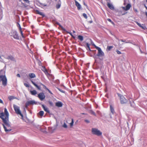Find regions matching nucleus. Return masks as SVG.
I'll return each instance as SVG.
<instances>
[{
  "label": "nucleus",
  "instance_id": "obj_49",
  "mask_svg": "<svg viewBox=\"0 0 147 147\" xmlns=\"http://www.w3.org/2000/svg\"><path fill=\"white\" fill-rule=\"evenodd\" d=\"M0 103L3 104V100L1 99H0Z\"/></svg>",
  "mask_w": 147,
  "mask_h": 147
},
{
  "label": "nucleus",
  "instance_id": "obj_5",
  "mask_svg": "<svg viewBox=\"0 0 147 147\" xmlns=\"http://www.w3.org/2000/svg\"><path fill=\"white\" fill-rule=\"evenodd\" d=\"M91 131L92 134L97 136H100L102 135V133L99 130L96 128H92Z\"/></svg>",
  "mask_w": 147,
  "mask_h": 147
},
{
  "label": "nucleus",
  "instance_id": "obj_16",
  "mask_svg": "<svg viewBox=\"0 0 147 147\" xmlns=\"http://www.w3.org/2000/svg\"><path fill=\"white\" fill-rule=\"evenodd\" d=\"M63 105L62 102L60 101L57 102L55 104L56 106L59 107H62Z\"/></svg>",
  "mask_w": 147,
  "mask_h": 147
},
{
  "label": "nucleus",
  "instance_id": "obj_45",
  "mask_svg": "<svg viewBox=\"0 0 147 147\" xmlns=\"http://www.w3.org/2000/svg\"><path fill=\"white\" fill-rule=\"evenodd\" d=\"M86 47H87V48H89L90 47V45L87 42H86Z\"/></svg>",
  "mask_w": 147,
  "mask_h": 147
},
{
  "label": "nucleus",
  "instance_id": "obj_29",
  "mask_svg": "<svg viewBox=\"0 0 147 147\" xmlns=\"http://www.w3.org/2000/svg\"><path fill=\"white\" fill-rule=\"evenodd\" d=\"M61 3H58L56 5V7L57 9H59L61 7Z\"/></svg>",
  "mask_w": 147,
  "mask_h": 147
},
{
  "label": "nucleus",
  "instance_id": "obj_1",
  "mask_svg": "<svg viewBox=\"0 0 147 147\" xmlns=\"http://www.w3.org/2000/svg\"><path fill=\"white\" fill-rule=\"evenodd\" d=\"M4 113H0V118L2 119L3 123L2 125L5 131L8 132L11 130L10 123L9 120V114L6 108L4 109Z\"/></svg>",
  "mask_w": 147,
  "mask_h": 147
},
{
  "label": "nucleus",
  "instance_id": "obj_27",
  "mask_svg": "<svg viewBox=\"0 0 147 147\" xmlns=\"http://www.w3.org/2000/svg\"><path fill=\"white\" fill-rule=\"evenodd\" d=\"M66 32L67 33L69 34L73 38H74V39L75 38V37L74 36L71 32Z\"/></svg>",
  "mask_w": 147,
  "mask_h": 147
},
{
  "label": "nucleus",
  "instance_id": "obj_64",
  "mask_svg": "<svg viewBox=\"0 0 147 147\" xmlns=\"http://www.w3.org/2000/svg\"><path fill=\"white\" fill-rule=\"evenodd\" d=\"M22 3L24 5V3L22 2Z\"/></svg>",
  "mask_w": 147,
  "mask_h": 147
},
{
  "label": "nucleus",
  "instance_id": "obj_41",
  "mask_svg": "<svg viewBox=\"0 0 147 147\" xmlns=\"http://www.w3.org/2000/svg\"><path fill=\"white\" fill-rule=\"evenodd\" d=\"M49 104H50V105H51V106H52L53 105V103L51 101H49Z\"/></svg>",
  "mask_w": 147,
  "mask_h": 147
},
{
  "label": "nucleus",
  "instance_id": "obj_39",
  "mask_svg": "<svg viewBox=\"0 0 147 147\" xmlns=\"http://www.w3.org/2000/svg\"><path fill=\"white\" fill-rule=\"evenodd\" d=\"M24 85L27 87H29V85L27 83H24Z\"/></svg>",
  "mask_w": 147,
  "mask_h": 147
},
{
  "label": "nucleus",
  "instance_id": "obj_52",
  "mask_svg": "<svg viewBox=\"0 0 147 147\" xmlns=\"http://www.w3.org/2000/svg\"><path fill=\"white\" fill-rule=\"evenodd\" d=\"M38 90H40V87L38 86L37 87H36Z\"/></svg>",
  "mask_w": 147,
  "mask_h": 147
},
{
  "label": "nucleus",
  "instance_id": "obj_51",
  "mask_svg": "<svg viewBox=\"0 0 147 147\" xmlns=\"http://www.w3.org/2000/svg\"><path fill=\"white\" fill-rule=\"evenodd\" d=\"M56 24L58 25L59 26L60 24L57 22H56Z\"/></svg>",
  "mask_w": 147,
  "mask_h": 147
},
{
  "label": "nucleus",
  "instance_id": "obj_40",
  "mask_svg": "<svg viewBox=\"0 0 147 147\" xmlns=\"http://www.w3.org/2000/svg\"><path fill=\"white\" fill-rule=\"evenodd\" d=\"M90 112L94 116H96V115L95 113L93 111H90Z\"/></svg>",
  "mask_w": 147,
  "mask_h": 147
},
{
  "label": "nucleus",
  "instance_id": "obj_60",
  "mask_svg": "<svg viewBox=\"0 0 147 147\" xmlns=\"http://www.w3.org/2000/svg\"><path fill=\"white\" fill-rule=\"evenodd\" d=\"M3 71L2 70H0V75L1 74V72Z\"/></svg>",
  "mask_w": 147,
  "mask_h": 147
},
{
  "label": "nucleus",
  "instance_id": "obj_23",
  "mask_svg": "<svg viewBox=\"0 0 147 147\" xmlns=\"http://www.w3.org/2000/svg\"><path fill=\"white\" fill-rule=\"evenodd\" d=\"M118 40H119V41L120 40L122 42H125V43H131V42L130 40H128L127 41H126L125 40H123V39H121L120 40H119V39Z\"/></svg>",
  "mask_w": 147,
  "mask_h": 147
},
{
  "label": "nucleus",
  "instance_id": "obj_42",
  "mask_svg": "<svg viewBox=\"0 0 147 147\" xmlns=\"http://www.w3.org/2000/svg\"><path fill=\"white\" fill-rule=\"evenodd\" d=\"M107 20L108 21L111 22L112 24H113V22L112 21V20L108 18V19H107Z\"/></svg>",
  "mask_w": 147,
  "mask_h": 147
},
{
  "label": "nucleus",
  "instance_id": "obj_15",
  "mask_svg": "<svg viewBox=\"0 0 147 147\" xmlns=\"http://www.w3.org/2000/svg\"><path fill=\"white\" fill-rule=\"evenodd\" d=\"M75 3L78 9L79 10L81 8V6L80 4L76 0H75Z\"/></svg>",
  "mask_w": 147,
  "mask_h": 147
},
{
  "label": "nucleus",
  "instance_id": "obj_62",
  "mask_svg": "<svg viewBox=\"0 0 147 147\" xmlns=\"http://www.w3.org/2000/svg\"><path fill=\"white\" fill-rule=\"evenodd\" d=\"M127 125H128V122L127 123Z\"/></svg>",
  "mask_w": 147,
  "mask_h": 147
},
{
  "label": "nucleus",
  "instance_id": "obj_6",
  "mask_svg": "<svg viewBox=\"0 0 147 147\" xmlns=\"http://www.w3.org/2000/svg\"><path fill=\"white\" fill-rule=\"evenodd\" d=\"M118 96L120 98V102L121 104H124L127 102V99L125 98L123 96L119 93L117 94Z\"/></svg>",
  "mask_w": 147,
  "mask_h": 147
},
{
  "label": "nucleus",
  "instance_id": "obj_55",
  "mask_svg": "<svg viewBox=\"0 0 147 147\" xmlns=\"http://www.w3.org/2000/svg\"><path fill=\"white\" fill-rule=\"evenodd\" d=\"M92 20H91V21H90L89 22L90 23H92Z\"/></svg>",
  "mask_w": 147,
  "mask_h": 147
},
{
  "label": "nucleus",
  "instance_id": "obj_3",
  "mask_svg": "<svg viewBox=\"0 0 147 147\" xmlns=\"http://www.w3.org/2000/svg\"><path fill=\"white\" fill-rule=\"evenodd\" d=\"M2 81V85L4 86L7 85V79L5 75H0V82Z\"/></svg>",
  "mask_w": 147,
  "mask_h": 147
},
{
  "label": "nucleus",
  "instance_id": "obj_63",
  "mask_svg": "<svg viewBox=\"0 0 147 147\" xmlns=\"http://www.w3.org/2000/svg\"><path fill=\"white\" fill-rule=\"evenodd\" d=\"M0 59H1V57L0 55Z\"/></svg>",
  "mask_w": 147,
  "mask_h": 147
},
{
  "label": "nucleus",
  "instance_id": "obj_14",
  "mask_svg": "<svg viewBox=\"0 0 147 147\" xmlns=\"http://www.w3.org/2000/svg\"><path fill=\"white\" fill-rule=\"evenodd\" d=\"M42 70L45 73V74L46 75H49V74L47 69L45 68L44 66H42Z\"/></svg>",
  "mask_w": 147,
  "mask_h": 147
},
{
  "label": "nucleus",
  "instance_id": "obj_17",
  "mask_svg": "<svg viewBox=\"0 0 147 147\" xmlns=\"http://www.w3.org/2000/svg\"><path fill=\"white\" fill-rule=\"evenodd\" d=\"M35 11L37 14L41 15L43 17H44L45 16L44 14L42 12L38 10H35Z\"/></svg>",
  "mask_w": 147,
  "mask_h": 147
},
{
  "label": "nucleus",
  "instance_id": "obj_31",
  "mask_svg": "<svg viewBox=\"0 0 147 147\" xmlns=\"http://www.w3.org/2000/svg\"><path fill=\"white\" fill-rule=\"evenodd\" d=\"M31 82L36 87H37L38 86V85L36 84L33 81L31 80Z\"/></svg>",
  "mask_w": 147,
  "mask_h": 147
},
{
  "label": "nucleus",
  "instance_id": "obj_9",
  "mask_svg": "<svg viewBox=\"0 0 147 147\" xmlns=\"http://www.w3.org/2000/svg\"><path fill=\"white\" fill-rule=\"evenodd\" d=\"M38 97L41 101H43L45 98V96L44 93L43 92H41L38 94Z\"/></svg>",
  "mask_w": 147,
  "mask_h": 147
},
{
  "label": "nucleus",
  "instance_id": "obj_59",
  "mask_svg": "<svg viewBox=\"0 0 147 147\" xmlns=\"http://www.w3.org/2000/svg\"><path fill=\"white\" fill-rule=\"evenodd\" d=\"M73 33H75L76 32L74 30H73Z\"/></svg>",
  "mask_w": 147,
  "mask_h": 147
},
{
  "label": "nucleus",
  "instance_id": "obj_21",
  "mask_svg": "<svg viewBox=\"0 0 147 147\" xmlns=\"http://www.w3.org/2000/svg\"><path fill=\"white\" fill-rule=\"evenodd\" d=\"M29 76L31 78H33L36 77L34 73H30Z\"/></svg>",
  "mask_w": 147,
  "mask_h": 147
},
{
  "label": "nucleus",
  "instance_id": "obj_35",
  "mask_svg": "<svg viewBox=\"0 0 147 147\" xmlns=\"http://www.w3.org/2000/svg\"><path fill=\"white\" fill-rule=\"evenodd\" d=\"M84 17V18L87 19V15L85 13H83L82 15Z\"/></svg>",
  "mask_w": 147,
  "mask_h": 147
},
{
  "label": "nucleus",
  "instance_id": "obj_58",
  "mask_svg": "<svg viewBox=\"0 0 147 147\" xmlns=\"http://www.w3.org/2000/svg\"><path fill=\"white\" fill-rule=\"evenodd\" d=\"M135 11L136 12H138V11L136 9L135 10Z\"/></svg>",
  "mask_w": 147,
  "mask_h": 147
},
{
  "label": "nucleus",
  "instance_id": "obj_12",
  "mask_svg": "<svg viewBox=\"0 0 147 147\" xmlns=\"http://www.w3.org/2000/svg\"><path fill=\"white\" fill-rule=\"evenodd\" d=\"M131 6L130 4H128L125 7H122V8L124 10L127 11L129 10L131 7Z\"/></svg>",
  "mask_w": 147,
  "mask_h": 147
},
{
  "label": "nucleus",
  "instance_id": "obj_56",
  "mask_svg": "<svg viewBox=\"0 0 147 147\" xmlns=\"http://www.w3.org/2000/svg\"><path fill=\"white\" fill-rule=\"evenodd\" d=\"M84 5H85L86 6V7H88V6H87V5L85 3H84Z\"/></svg>",
  "mask_w": 147,
  "mask_h": 147
},
{
  "label": "nucleus",
  "instance_id": "obj_4",
  "mask_svg": "<svg viewBox=\"0 0 147 147\" xmlns=\"http://www.w3.org/2000/svg\"><path fill=\"white\" fill-rule=\"evenodd\" d=\"M13 107L16 113L18 115H20L22 117H23V115L21 113L20 107L17 105L14 104Z\"/></svg>",
  "mask_w": 147,
  "mask_h": 147
},
{
  "label": "nucleus",
  "instance_id": "obj_36",
  "mask_svg": "<svg viewBox=\"0 0 147 147\" xmlns=\"http://www.w3.org/2000/svg\"><path fill=\"white\" fill-rule=\"evenodd\" d=\"M131 106L132 107H134V102H133L132 103L131 102H130Z\"/></svg>",
  "mask_w": 147,
  "mask_h": 147
},
{
  "label": "nucleus",
  "instance_id": "obj_25",
  "mask_svg": "<svg viewBox=\"0 0 147 147\" xmlns=\"http://www.w3.org/2000/svg\"><path fill=\"white\" fill-rule=\"evenodd\" d=\"M44 112L43 111H41L38 113V115L41 117H42L44 114Z\"/></svg>",
  "mask_w": 147,
  "mask_h": 147
},
{
  "label": "nucleus",
  "instance_id": "obj_30",
  "mask_svg": "<svg viewBox=\"0 0 147 147\" xmlns=\"http://www.w3.org/2000/svg\"><path fill=\"white\" fill-rule=\"evenodd\" d=\"M113 48V47L112 46H108L107 47V49L108 51H110L111 49Z\"/></svg>",
  "mask_w": 147,
  "mask_h": 147
},
{
  "label": "nucleus",
  "instance_id": "obj_20",
  "mask_svg": "<svg viewBox=\"0 0 147 147\" xmlns=\"http://www.w3.org/2000/svg\"><path fill=\"white\" fill-rule=\"evenodd\" d=\"M110 109L111 110V113H112L113 114H114L115 113L114 109L113 107L111 105H110Z\"/></svg>",
  "mask_w": 147,
  "mask_h": 147
},
{
  "label": "nucleus",
  "instance_id": "obj_24",
  "mask_svg": "<svg viewBox=\"0 0 147 147\" xmlns=\"http://www.w3.org/2000/svg\"><path fill=\"white\" fill-rule=\"evenodd\" d=\"M78 38L80 41H82L84 39L82 35H79L78 36Z\"/></svg>",
  "mask_w": 147,
  "mask_h": 147
},
{
  "label": "nucleus",
  "instance_id": "obj_34",
  "mask_svg": "<svg viewBox=\"0 0 147 147\" xmlns=\"http://www.w3.org/2000/svg\"><path fill=\"white\" fill-rule=\"evenodd\" d=\"M57 89L60 92H61L62 93H65V92L63 90H62V89H60V88H57Z\"/></svg>",
  "mask_w": 147,
  "mask_h": 147
},
{
  "label": "nucleus",
  "instance_id": "obj_37",
  "mask_svg": "<svg viewBox=\"0 0 147 147\" xmlns=\"http://www.w3.org/2000/svg\"><path fill=\"white\" fill-rule=\"evenodd\" d=\"M20 30V33H21V34L22 37L24 38V36L23 35V33L22 32V30Z\"/></svg>",
  "mask_w": 147,
  "mask_h": 147
},
{
  "label": "nucleus",
  "instance_id": "obj_32",
  "mask_svg": "<svg viewBox=\"0 0 147 147\" xmlns=\"http://www.w3.org/2000/svg\"><path fill=\"white\" fill-rule=\"evenodd\" d=\"M74 123V120L73 119H71V123H70V125L71 127H72L73 126V125Z\"/></svg>",
  "mask_w": 147,
  "mask_h": 147
},
{
  "label": "nucleus",
  "instance_id": "obj_28",
  "mask_svg": "<svg viewBox=\"0 0 147 147\" xmlns=\"http://www.w3.org/2000/svg\"><path fill=\"white\" fill-rule=\"evenodd\" d=\"M41 85L43 86V88L44 89H45L46 90H47V89H48L47 87L44 84H41Z\"/></svg>",
  "mask_w": 147,
  "mask_h": 147
},
{
  "label": "nucleus",
  "instance_id": "obj_44",
  "mask_svg": "<svg viewBox=\"0 0 147 147\" xmlns=\"http://www.w3.org/2000/svg\"><path fill=\"white\" fill-rule=\"evenodd\" d=\"M23 0L26 3H29L30 1H29L28 0Z\"/></svg>",
  "mask_w": 147,
  "mask_h": 147
},
{
  "label": "nucleus",
  "instance_id": "obj_50",
  "mask_svg": "<svg viewBox=\"0 0 147 147\" xmlns=\"http://www.w3.org/2000/svg\"><path fill=\"white\" fill-rule=\"evenodd\" d=\"M17 76L18 77H19V78H20V75L18 74H17Z\"/></svg>",
  "mask_w": 147,
  "mask_h": 147
},
{
  "label": "nucleus",
  "instance_id": "obj_18",
  "mask_svg": "<svg viewBox=\"0 0 147 147\" xmlns=\"http://www.w3.org/2000/svg\"><path fill=\"white\" fill-rule=\"evenodd\" d=\"M42 106L45 111L48 113H49L50 112L49 111L47 107H46L44 105H42Z\"/></svg>",
  "mask_w": 147,
  "mask_h": 147
},
{
  "label": "nucleus",
  "instance_id": "obj_48",
  "mask_svg": "<svg viewBox=\"0 0 147 147\" xmlns=\"http://www.w3.org/2000/svg\"><path fill=\"white\" fill-rule=\"evenodd\" d=\"M85 121L87 123H90V121L89 120H85Z\"/></svg>",
  "mask_w": 147,
  "mask_h": 147
},
{
  "label": "nucleus",
  "instance_id": "obj_10",
  "mask_svg": "<svg viewBox=\"0 0 147 147\" xmlns=\"http://www.w3.org/2000/svg\"><path fill=\"white\" fill-rule=\"evenodd\" d=\"M135 22L137 25H138L140 27L142 28L143 29L145 30L146 29V26L144 24H141L140 23L137 21H136Z\"/></svg>",
  "mask_w": 147,
  "mask_h": 147
},
{
  "label": "nucleus",
  "instance_id": "obj_46",
  "mask_svg": "<svg viewBox=\"0 0 147 147\" xmlns=\"http://www.w3.org/2000/svg\"><path fill=\"white\" fill-rule=\"evenodd\" d=\"M116 52H117V53L118 54H119L121 53V52L120 51H119L118 50H117L116 51Z\"/></svg>",
  "mask_w": 147,
  "mask_h": 147
},
{
  "label": "nucleus",
  "instance_id": "obj_54",
  "mask_svg": "<svg viewBox=\"0 0 147 147\" xmlns=\"http://www.w3.org/2000/svg\"><path fill=\"white\" fill-rule=\"evenodd\" d=\"M140 51L141 53H143V52H142V51H141V49H140Z\"/></svg>",
  "mask_w": 147,
  "mask_h": 147
},
{
  "label": "nucleus",
  "instance_id": "obj_13",
  "mask_svg": "<svg viewBox=\"0 0 147 147\" xmlns=\"http://www.w3.org/2000/svg\"><path fill=\"white\" fill-rule=\"evenodd\" d=\"M6 59H9L13 61H16V60L14 57L12 55H10L8 56L6 58Z\"/></svg>",
  "mask_w": 147,
  "mask_h": 147
},
{
  "label": "nucleus",
  "instance_id": "obj_38",
  "mask_svg": "<svg viewBox=\"0 0 147 147\" xmlns=\"http://www.w3.org/2000/svg\"><path fill=\"white\" fill-rule=\"evenodd\" d=\"M17 26L19 27V30H22V28H21L20 25V24L19 23H18Z\"/></svg>",
  "mask_w": 147,
  "mask_h": 147
},
{
  "label": "nucleus",
  "instance_id": "obj_22",
  "mask_svg": "<svg viewBox=\"0 0 147 147\" xmlns=\"http://www.w3.org/2000/svg\"><path fill=\"white\" fill-rule=\"evenodd\" d=\"M30 92L32 95H35L37 94V92L36 90H31Z\"/></svg>",
  "mask_w": 147,
  "mask_h": 147
},
{
  "label": "nucleus",
  "instance_id": "obj_33",
  "mask_svg": "<svg viewBox=\"0 0 147 147\" xmlns=\"http://www.w3.org/2000/svg\"><path fill=\"white\" fill-rule=\"evenodd\" d=\"M62 126L65 128H67V125L65 123H64L63 125H62Z\"/></svg>",
  "mask_w": 147,
  "mask_h": 147
},
{
  "label": "nucleus",
  "instance_id": "obj_53",
  "mask_svg": "<svg viewBox=\"0 0 147 147\" xmlns=\"http://www.w3.org/2000/svg\"><path fill=\"white\" fill-rule=\"evenodd\" d=\"M86 49L87 50H88L89 51H92L91 50L90 47H89V48H88V49L87 48H86Z\"/></svg>",
  "mask_w": 147,
  "mask_h": 147
},
{
  "label": "nucleus",
  "instance_id": "obj_47",
  "mask_svg": "<svg viewBox=\"0 0 147 147\" xmlns=\"http://www.w3.org/2000/svg\"><path fill=\"white\" fill-rule=\"evenodd\" d=\"M47 90L51 94H53V93L51 92L50 90H49V89H48Z\"/></svg>",
  "mask_w": 147,
  "mask_h": 147
},
{
  "label": "nucleus",
  "instance_id": "obj_19",
  "mask_svg": "<svg viewBox=\"0 0 147 147\" xmlns=\"http://www.w3.org/2000/svg\"><path fill=\"white\" fill-rule=\"evenodd\" d=\"M107 6L111 9L113 10L114 9L113 5L111 3H108L107 4Z\"/></svg>",
  "mask_w": 147,
  "mask_h": 147
},
{
  "label": "nucleus",
  "instance_id": "obj_61",
  "mask_svg": "<svg viewBox=\"0 0 147 147\" xmlns=\"http://www.w3.org/2000/svg\"><path fill=\"white\" fill-rule=\"evenodd\" d=\"M145 8L146 9H147V7H146V6H145Z\"/></svg>",
  "mask_w": 147,
  "mask_h": 147
},
{
  "label": "nucleus",
  "instance_id": "obj_8",
  "mask_svg": "<svg viewBox=\"0 0 147 147\" xmlns=\"http://www.w3.org/2000/svg\"><path fill=\"white\" fill-rule=\"evenodd\" d=\"M37 103V102H36L34 100H28L26 102L25 105V107L26 108H27L29 105L36 104Z\"/></svg>",
  "mask_w": 147,
  "mask_h": 147
},
{
  "label": "nucleus",
  "instance_id": "obj_2",
  "mask_svg": "<svg viewBox=\"0 0 147 147\" xmlns=\"http://www.w3.org/2000/svg\"><path fill=\"white\" fill-rule=\"evenodd\" d=\"M95 48L98 50V53L96 55L93 56V57L95 60V63H97L98 62V60H102L103 59L100 58L105 56L104 53L102 51L101 49L99 47L96 46L94 44L93 45Z\"/></svg>",
  "mask_w": 147,
  "mask_h": 147
},
{
  "label": "nucleus",
  "instance_id": "obj_26",
  "mask_svg": "<svg viewBox=\"0 0 147 147\" xmlns=\"http://www.w3.org/2000/svg\"><path fill=\"white\" fill-rule=\"evenodd\" d=\"M15 97L12 96H9L8 98L9 100H11L14 98H15Z\"/></svg>",
  "mask_w": 147,
  "mask_h": 147
},
{
  "label": "nucleus",
  "instance_id": "obj_57",
  "mask_svg": "<svg viewBox=\"0 0 147 147\" xmlns=\"http://www.w3.org/2000/svg\"><path fill=\"white\" fill-rule=\"evenodd\" d=\"M145 15L147 18V12H145Z\"/></svg>",
  "mask_w": 147,
  "mask_h": 147
},
{
  "label": "nucleus",
  "instance_id": "obj_7",
  "mask_svg": "<svg viewBox=\"0 0 147 147\" xmlns=\"http://www.w3.org/2000/svg\"><path fill=\"white\" fill-rule=\"evenodd\" d=\"M11 36L13 37L14 39L17 40L19 39V37L18 35L17 32L15 30H12L10 32Z\"/></svg>",
  "mask_w": 147,
  "mask_h": 147
},
{
  "label": "nucleus",
  "instance_id": "obj_43",
  "mask_svg": "<svg viewBox=\"0 0 147 147\" xmlns=\"http://www.w3.org/2000/svg\"><path fill=\"white\" fill-rule=\"evenodd\" d=\"M59 26L60 27H61L65 31V29L63 28V27L60 24L59 25Z\"/></svg>",
  "mask_w": 147,
  "mask_h": 147
},
{
  "label": "nucleus",
  "instance_id": "obj_11",
  "mask_svg": "<svg viewBox=\"0 0 147 147\" xmlns=\"http://www.w3.org/2000/svg\"><path fill=\"white\" fill-rule=\"evenodd\" d=\"M36 5L38 6L43 8L44 7H46L47 5L46 4L43 3L39 1H38L36 3Z\"/></svg>",
  "mask_w": 147,
  "mask_h": 147
}]
</instances>
